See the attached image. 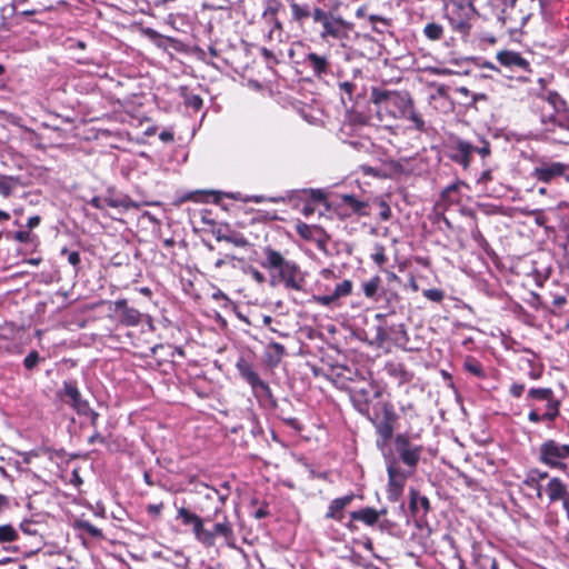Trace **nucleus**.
<instances>
[{"label": "nucleus", "mask_w": 569, "mask_h": 569, "mask_svg": "<svg viewBox=\"0 0 569 569\" xmlns=\"http://www.w3.org/2000/svg\"><path fill=\"white\" fill-rule=\"evenodd\" d=\"M370 101L376 106L380 120H383L385 117L395 120L406 119L411 121L417 130L425 131V121L415 110L413 100L408 91L373 87L370 92Z\"/></svg>", "instance_id": "nucleus-1"}, {"label": "nucleus", "mask_w": 569, "mask_h": 569, "mask_svg": "<svg viewBox=\"0 0 569 569\" xmlns=\"http://www.w3.org/2000/svg\"><path fill=\"white\" fill-rule=\"evenodd\" d=\"M377 446L387 461L397 459L411 471H416L423 450L418 435H395L393 429H378Z\"/></svg>", "instance_id": "nucleus-2"}, {"label": "nucleus", "mask_w": 569, "mask_h": 569, "mask_svg": "<svg viewBox=\"0 0 569 569\" xmlns=\"http://www.w3.org/2000/svg\"><path fill=\"white\" fill-rule=\"evenodd\" d=\"M535 0H487L485 17L495 20L509 33L521 31L532 16Z\"/></svg>", "instance_id": "nucleus-3"}, {"label": "nucleus", "mask_w": 569, "mask_h": 569, "mask_svg": "<svg viewBox=\"0 0 569 569\" xmlns=\"http://www.w3.org/2000/svg\"><path fill=\"white\" fill-rule=\"evenodd\" d=\"M264 260L261 267L267 270L278 272V281L283 283L286 289L303 291L306 286V274L300 267L292 260H287L279 251L271 247L263 249Z\"/></svg>", "instance_id": "nucleus-4"}, {"label": "nucleus", "mask_w": 569, "mask_h": 569, "mask_svg": "<svg viewBox=\"0 0 569 569\" xmlns=\"http://www.w3.org/2000/svg\"><path fill=\"white\" fill-rule=\"evenodd\" d=\"M355 377H358V373L346 367L337 372L339 387L348 390L353 407L360 413L368 415L370 401L379 396V391L370 380L363 377L356 380Z\"/></svg>", "instance_id": "nucleus-5"}, {"label": "nucleus", "mask_w": 569, "mask_h": 569, "mask_svg": "<svg viewBox=\"0 0 569 569\" xmlns=\"http://www.w3.org/2000/svg\"><path fill=\"white\" fill-rule=\"evenodd\" d=\"M527 405L530 408L528 419L532 423H548L559 415L560 401L550 388H531Z\"/></svg>", "instance_id": "nucleus-6"}, {"label": "nucleus", "mask_w": 569, "mask_h": 569, "mask_svg": "<svg viewBox=\"0 0 569 569\" xmlns=\"http://www.w3.org/2000/svg\"><path fill=\"white\" fill-rule=\"evenodd\" d=\"M540 122L543 132L549 139L559 143H569V112H560L549 116L541 114Z\"/></svg>", "instance_id": "nucleus-7"}, {"label": "nucleus", "mask_w": 569, "mask_h": 569, "mask_svg": "<svg viewBox=\"0 0 569 569\" xmlns=\"http://www.w3.org/2000/svg\"><path fill=\"white\" fill-rule=\"evenodd\" d=\"M446 156L455 163L461 166L467 170L472 160V153L475 152V146L461 139L458 136H451L445 144Z\"/></svg>", "instance_id": "nucleus-8"}, {"label": "nucleus", "mask_w": 569, "mask_h": 569, "mask_svg": "<svg viewBox=\"0 0 569 569\" xmlns=\"http://www.w3.org/2000/svg\"><path fill=\"white\" fill-rule=\"evenodd\" d=\"M60 396L67 403L71 405L79 415L90 418L92 425L96 423L98 415L90 408L89 402L82 399L76 381H64L60 390Z\"/></svg>", "instance_id": "nucleus-9"}, {"label": "nucleus", "mask_w": 569, "mask_h": 569, "mask_svg": "<svg viewBox=\"0 0 569 569\" xmlns=\"http://www.w3.org/2000/svg\"><path fill=\"white\" fill-rule=\"evenodd\" d=\"M499 551L489 541H479L472 545V563L477 569H498Z\"/></svg>", "instance_id": "nucleus-10"}, {"label": "nucleus", "mask_w": 569, "mask_h": 569, "mask_svg": "<svg viewBox=\"0 0 569 569\" xmlns=\"http://www.w3.org/2000/svg\"><path fill=\"white\" fill-rule=\"evenodd\" d=\"M377 325L375 326L373 342L377 346H382L388 340L398 339V336H406V330L402 323L389 322L387 315L377 313L375 316Z\"/></svg>", "instance_id": "nucleus-11"}, {"label": "nucleus", "mask_w": 569, "mask_h": 569, "mask_svg": "<svg viewBox=\"0 0 569 569\" xmlns=\"http://www.w3.org/2000/svg\"><path fill=\"white\" fill-rule=\"evenodd\" d=\"M387 472L389 496L393 499H398L403 491L407 479L412 476L415 471L400 468L398 460L393 459L388 461Z\"/></svg>", "instance_id": "nucleus-12"}, {"label": "nucleus", "mask_w": 569, "mask_h": 569, "mask_svg": "<svg viewBox=\"0 0 569 569\" xmlns=\"http://www.w3.org/2000/svg\"><path fill=\"white\" fill-rule=\"evenodd\" d=\"M236 368L239 375L250 385L257 397H271V390L268 383L260 379L259 375L253 370L252 366L248 361L240 358L236 363Z\"/></svg>", "instance_id": "nucleus-13"}, {"label": "nucleus", "mask_w": 569, "mask_h": 569, "mask_svg": "<svg viewBox=\"0 0 569 569\" xmlns=\"http://www.w3.org/2000/svg\"><path fill=\"white\" fill-rule=\"evenodd\" d=\"M385 427H391L397 423H412L416 417V410L411 402L401 403L398 409L391 403H383L382 406Z\"/></svg>", "instance_id": "nucleus-14"}, {"label": "nucleus", "mask_w": 569, "mask_h": 569, "mask_svg": "<svg viewBox=\"0 0 569 569\" xmlns=\"http://www.w3.org/2000/svg\"><path fill=\"white\" fill-rule=\"evenodd\" d=\"M177 519H180L184 526H192V532L198 542L209 541L211 536L206 532L204 520L200 516L191 512L184 507H181L178 509Z\"/></svg>", "instance_id": "nucleus-15"}, {"label": "nucleus", "mask_w": 569, "mask_h": 569, "mask_svg": "<svg viewBox=\"0 0 569 569\" xmlns=\"http://www.w3.org/2000/svg\"><path fill=\"white\" fill-rule=\"evenodd\" d=\"M321 27L322 30L320 32V37L323 40L329 38L342 39L347 36V32L350 29V24L341 16H336L331 12L323 21Z\"/></svg>", "instance_id": "nucleus-16"}, {"label": "nucleus", "mask_w": 569, "mask_h": 569, "mask_svg": "<svg viewBox=\"0 0 569 569\" xmlns=\"http://www.w3.org/2000/svg\"><path fill=\"white\" fill-rule=\"evenodd\" d=\"M541 460L551 466H561L560 460L569 458V445H559L553 440H549L541 446Z\"/></svg>", "instance_id": "nucleus-17"}, {"label": "nucleus", "mask_w": 569, "mask_h": 569, "mask_svg": "<svg viewBox=\"0 0 569 569\" xmlns=\"http://www.w3.org/2000/svg\"><path fill=\"white\" fill-rule=\"evenodd\" d=\"M206 532L210 533L208 542H200L206 548H211L216 545V538L222 537L229 547H234L236 537L233 532V526L227 516L223 517L222 521L217 522L212 530L206 528Z\"/></svg>", "instance_id": "nucleus-18"}, {"label": "nucleus", "mask_w": 569, "mask_h": 569, "mask_svg": "<svg viewBox=\"0 0 569 569\" xmlns=\"http://www.w3.org/2000/svg\"><path fill=\"white\" fill-rule=\"evenodd\" d=\"M499 63L506 68H509L513 72L530 73V62L523 58L519 52L516 51H501L497 54Z\"/></svg>", "instance_id": "nucleus-19"}, {"label": "nucleus", "mask_w": 569, "mask_h": 569, "mask_svg": "<svg viewBox=\"0 0 569 569\" xmlns=\"http://www.w3.org/2000/svg\"><path fill=\"white\" fill-rule=\"evenodd\" d=\"M568 166L562 162H545L539 167H536L531 176L537 181L543 183H550L555 179L562 177L566 173Z\"/></svg>", "instance_id": "nucleus-20"}, {"label": "nucleus", "mask_w": 569, "mask_h": 569, "mask_svg": "<svg viewBox=\"0 0 569 569\" xmlns=\"http://www.w3.org/2000/svg\"><path fill=\"white\" fill-rule=\"evenodd\" d=\"M549 503L561 502L566 509H569V490L567 485L559 478H550L543 488Z\"/></svg>", "instance_id": "nucleus-21"}, {"label": "nucleus", "mask_w": 569, "mask_h": 569, "mask_svg": "<svg viewBox=\"0 0 569 569\" xmlns=\"http://www.w3.org/2000/svg\"><path fill=\"white\" fill-rule=\"evenodd\" d=\"M21 531L34 539V548L27 551L28 555L38 552L44 545L43 533L46 531V525L41 521L24 519L20 522Z\"/></svg>", "instance_id": "nucleus-22"}, {"label": "nucleus", "mask_w": 569, "mask_h": 569, "mask_svg": "<svg viewBox=\"0 0 569 569\" xmlns=\"http://www.w3.org/2000/svg\"><path fill=\"white\" fill-rule=\"evenodd\" d=\"M387 510H376L372 507H366L356 511L350 512V521L346 525L350 530H355L353 521L363 522L367 526H375L380 516L386 515Z\"/></svg>", "instance_id": "nucleus-23"}, {"label": "nucleus", "mask_w": 569, "mask_h": 569, "mask_svg": "<svg viewBox=\"0 0 569 569\" xmlns=\"http://www.w3.org/2000/svg\"><path fill=\"white\" fill-rule=\"evenodd\" d=\"M543 102H548L551 106L553 114L567 111V102L557 91L545 90L540 92L533 98L532 106L538 108Z\"/></svg>", "instance_id": "nucleus-24"}, {"label": "nucleus", "mask_w": 569, "mask_h": 569, "mask_svg": "<svg viewBox=\"0 0 569 569\" xmlns=\"http://www.w3.org/2000/svg\"><path fill=\"white\" fill-rule=\"evenodd\" d=\"M114 310L119 315L120 322L124 326L133 327L141 321L140 311L129 307L126 299L117 300L114 302Z\"/></svg>", "instance_id": "nucleus-25"}, {"label": "nucleus", "mask_w": 569, "mask_h": 569, "mask_svg": "<svg viewBox=\"0 0 569 569\" xmlns=\"http://www.w3.org/2000/svg\"><path fill=\"white\" fill-rule=\"evenodd\" d=\"M353 493L333 499L328 507L325 518L328 520L342 522L345 519V510L353 501Z\"/></svg>", "instance_id": "nucleus-26"}, {"label": "nucleus", "mask_w": 569, "mask_h": 569, "mask_svg": "<svg viewBox=\"0 0 569 569\" xmlns=\"http://www.w3.org/2000/svg\"><path fill=\"white\" fill-rule=\"evenodd\" d=\"M281 8L279 0H264L262 9V19L271 27V32L274 30H282V24L278 19V12Z\"/></svg>", "instance_id": "nucleus-27"}, {"label": "nucleus", "mask_w": 569, "mask_h": 569, "mask_svg": "<svg viewBox=\"0 0 569 569\" xmlns=\"http://www.w3.org/2000/svg\"><path fill=\"white\" fill-rule=\"evenodd\" d=\"M305 63L310 68L316 77H322L330 72V66L327 57L310 52L305 58Z\"/></svg>", "instance_id": "nucleus-28"}, {"label": "nucleus", "mask_w": 569, "mask_h": 569, "mask_svg": "<svg viewBox=\"0 0 569 569\" xmlns=\"http://www.w3.org/2000/svg\"><path fill=\"white\" fill-rule=\"evenodd\" d=\"M386 373L393 378L399 386L411 381L412 373L409 372L400 362L390 361L385 366Z\"/></svg>", "instance_id": "nucleus-29"}, {"label": "nucleus", "mask_w": 569, "mask_h": 569, "mask_svg": "<svg viewBox=\"0 0 569 569\" xmlns=\"http://www.w3.org/2000/svg\"><path fill=\"white\" fill-rule=\"evenodd\" d=\"M89 443L96 445L99 443L109 451H118L123 448V443L118 439H112L111 433L108 429H104V433L96 431L92 436L88 438Z\"/></svg>", "instance_id": "nucleus-30"}, {"label": "nucleus", "mask_w": 569, "mask_h": 569, "mask_svg": "<svg viewBox=\"0 0 569 569\" xmlns=\"http://www.w3.org/2000/svg\"><path fill=\"white\" fill-rule=\"evenodd\" d=\"M289 7L291 11L290 21L302 27L305 22L310 18L311 6L308 2L300 3L296 0H289Z\"/></svg>", "instance_id": "nucleus-31"}, {"label": "nucleus", "mask_w": 569, "mask_h": 569, "mask_svg": "<svg viewBox=\"0 0 569 569\" xmlns=\"http://www.w3.org/2000/svg\"><path fill=\"white\" fill-rule=\"evenodd\" d=\"M73 529L86 535L94 540H103L104 535L101 529L93 526L89 520L79 518L73 522Z\"/></svg>", "instance_id": "nucleus-32"}, {"label": "nucleus", "mask_w": 569, "mask_h": 569, "mask_svg": "<svg viewBox=\"0 0 569 569\" xmlns=\"http://www.w3.org/2000/svg\"><path fill=\"white\" fill-rule=\"evenodd\" d=\"M409 507L413 513L422 509L423 515L430 510V501L426 496H421L417 490H410Z\"/></svg>", "instance_id": "nucleus-33"}, {"label": "nucleus", "mask_w": 569, "mask_h": 569, "mask_svg": "<svg viewBox=\"0 0 569 569\" xmlns=\"http://www.w3.org/2000/svg\"><path fill=\"white\" fill-rule=\"evenodd\" d=\"M19 186V178L0 173V196L9 198Z\"/></svg>", "instance_id": "nucleus-34"}, {"label": "nucleus", "mask_w": 569, "mask_h": 569, "mask_svg": "<svg viewBox=\"0 0 569 569\" xmlns=\"http://www.w3.org/2000/svg\"><path fill=\"white\" fill-rule=\"evenodd\" d=\"M422 34L430 41H439L445 36V27L436 21L428 22L422 29Z\"/></svg>", "instance_id": "nucleus-35"}, {"label": "nucleus", "mask_w": 569, "mask_h": 569, "mask_svg": "<svg viewBox=\"0 0 569 569\" xmlns=\"http://www.w3.org/2000/svg\"><path fill=\"white\" fill-rule=\"evenodd\" d=\"M180 94L186 107L191 108L193 111L201 109L203 101L199 94L189 91L186 87L180 88Z\"/></svg>", "instance_id": "nucleus-36"}, {"label": "nucleus", "mask_w": 569, "mask_h": 569, "mask_svg": "<svg viewBox=\"0 0 569 569\" xmlns=\"http://www.w3.org/2000/svg\"><path fill=\"white\" fill-rule=\"evenodd\" d=\"M342 201L347 204L353 213L359 216H368L367 203L358 200L353 194H345Z\"/></svg>", "instance_id": "nucleus-37"}, {"label": "nucleus", "mask_w": 569, "mask_h": 569, "mask_svg": "<svg viewBox=\"0 0 569 569\" xmlns=\"http://www.w3.org/2000/svg\"><path fill=\"white\" fill-rule=\"evenodd\" d=\"M380 287L381 278L379 276H375L362 283L363 295L369 299H376Z\"/></svg>", "instance_id": "nucleus-38"}, {"label": "nucleus", "mask_w": 569, "mask_h": 569, "mask_svg": "<svg viewBox=\"0 0 569 569\" xmlns=\"http://www.w3.org/2000/svg\"><path fill=\"white\" fill-rule=\"evenodd\" d=\"M368 21L372 27L373 31L378 33H385L391 26V20L381 16L370 14Z\"/></svg>", "instance_id": "nucleus-39"}, {"label": "nucleus", "mask_w": 569, "mask_h": 569, "mask_svg": "<svg viewBox=\"0 0 569 569\" xmlns=\"http://www.w3.org/2000/svg\"><path fill=\"white\" fill-rule=\"evenodd\" d=\"M522 487L532 491V493H529L530 497L535 496L539 500L542 499L545 487H542V485L536 480V478L527 473L525 480L522 481Z\"/></svg>", "instance_id": "nucleus-40"}, {"label": "nucleus", "mask_w": 569, "mask_h": 569, "mask_svg": "<svg viewBox=\"0 0 569 569\" xmlns=\"http://www.w3.org/2000/svg\"><path fill=\"white\" fill-rule=\"evenodd\" d=\"M463 368L466 371L476 376L477 378H480V379L486 378V372H485L481 363L473 357H468L465 360Z\"/></svg>", "instance_id": "nucleus-41"}, {"label": "nucleus", "mask_w": 569, "mask_h": 569, "mask_svg": "<svg viewBox=\"0 0 569 569\" xmlns=\"http://www.w3.org/2000/svg\"><path fill=\"white\" fill-rule=\"evenodd\" d=\"M218 241H226L229 243H232L236 247L244 248L248 247L250 243L248 239L242 236L241 233H230V234H218L217 236Z\"/></svg>", "instance_id": "nucleus-42"}, {"label": "nucleus", "mask_w": 569, "mask_h": 569, "mask_svg": "<svg viewBox=\"0 0 569 569\" xmlns=\"http://www.w3.org/2000/svg\"><path fill=\"white\" fill-rule=\"evenodd\" d=\"M18 537V531L12 525L0 526V543L13 542Z\"/></svg>", "instance_id": "nucleus-43"}, {"label": "nucleus", "mask_w": 569, "mask_h": 569, "mask_svg": "<svg viewBox=\"0 0 569 569\" xmlns=\"http://www.w3.org/2000/svg\"><path fill=\"white\" fill-rule=\"evenodd\" d=\"M351 291H352V282H351V280L346 279L336 284L331 295L338 301L340 298L349 296L351 293Z\"/></svg>", "instance_id": "nucleus-44"}, {"label": "nucleus", "mask_w": 569, "mask_h": 569, "mask_svg": "<svg viewBox=\"0 0 569 569\" xmlns=\"http://www.w3.org/2000/svg\"><path fill=\"white\" fill-rule=\"evenodd\" d=\"M104 203L107 207L111 208H123V209H130V208H137L138 204L132 201L131 199L124 198V199H114V198H104Z\"/></svg>", "instance_id": "nucleus-45"}, {"label": "nucleus", "mask_w": 569, "mask_h": 569, "mask_svg": "<svg viewBox=\"0 0 569 569\" xmlns=\"http://www.w3.org/2000/svg\"><path fill=\"white\" fill-rule=\"evenodd\" d=\"M371 259L379 267H382L388 261V258L385 252V247L382 244L377 243L375 246V252L371 253Z\"/></svg>", "instance_id": "nucleus-46"}, {"label": "nucleus", "mask_w": 569, "mask_h": 569, "mask_svg": "<svg viewBox=\"0 0 569 569\" xmlns=\"http://www.w3.org/2000/svg\"><path fill=\"white\" fill-rule=\"evenodd\" d=\"M329 14L330 12L325 11L320 7H310V18H312L316 23L322 24Z\"/></svg>", "instance_id": "nucleus-47"}, {"label": "nucleus", "mask_w": 569, "mask_h": 569, "mask_svg": "<svg viewBox=\"0 0 569 569\" xmlns=\"http://www.w3.org/2000/svg\"><path fill=\"white\" fill-rule=\"evenodd\" d=\"M61 254L67 256L68 262L74 268H77L81 262L80 253L78 251H69L67 248H62Z\"/></svg>", "instance_id": "nucleus-48"}, {"label": "nucleus", "mask_w": 569, "mask_h": 569, "mask_svg": "<svg viewBox=\"0 0 569 569\" xmlns=\"http://www.w3.org/2000/svg\"><path fill=\"white\" fill-rule=\"evenodd\" d=\"M40 360V356L38 353V351H31L27 355V357L24 358L23 360V366L26 367V369L28 370H32L39 362Z\"/></svg>", "instance_id": "nucleus-49"}, {"label": "nucleus", "mask_w": 569, "mask_h": 569, "mask_svg": "<svg viewBox=\"0 0 569 569\" xmlns=\"http://www.w3.org/2000/svg\"><path fill=\"white\" fill-rule=\"evenodd\" d=\"M312 300L323 307H330L332 306L337 300L335 297L330 295H323V296H313Z\"/></svg>", "instance_id": "nucleus-50"}, {"label": "nucleus", "mask_w": 569, "mask_h": 569, "mask_svg": "<svg viewBox=\"0 0 569 569\" xmlns=\"http://www.w3.org/2000/svg\"><path fill=\"white\" fill-rule=\"evenodd\" d=\"M423 296L433 302H440L443 299V292L439 289H427L423 291Z\"/></svg>", "instance_id": "nucleus-51"}, {"label": "nucleus", "mask_w": 569, "mask_h": 569, "mask_svg": "<svg viewBox=\"0 0 569 569\" xmlns=\"http://www.w3.org/2000/svg\"><path fill=\"white\" fill-rule=\"evenodd\" d=\"M378 206H379L378 214H379L380 220L388 221L391 217V209H390L389 204L386 201H380Z\"/></svg>", "instance_id": "nucleus-52"}, {"label": "nucleus", "mask_w": 569, "mask_h": 569, "mask_svg": "<svg viewBox=\"0 0 569 569\" xmlns=\"http://www.w3.org/2000/svg\"><path fill=\"white\" fill-rule=\"evenodd\" d=\"M471 238L478 243L479 247L486 248L488 246L487 240L482 236L481 231L477 226H475L471 230Z\"/></svg>", "instance_id": "nucleus-53"}, {"label": "nucleus", "mask_w": 569, "mask_h": 569, "mask_svg": "<svg viewBox=\"0 0 569 569\" xmlns=\"http://www.w3.org/2000/svg\"><path fill=\"white\" fill-rule=\"evenodd\" d=\"M163 509V502L152 503L147 506V512L153 519H158L161 516Z\"/></svg>", "instance_id": "nucleus-54"}, {"label": "nucleus", "mask_w": 569, "mask_h": 569, "mask_svg": "<svg viewBox=\"0 0 569 569\" xmlns=\"http://www.w3.org/2000/svg\"><path fill=\"white\" fill-rule=\"evenodd\" d=\"M246 273L251 274V277L257 281L258 283H263L266 281V277L262 272H260L254 267L249 266L247 269H244Z\"/></svg>", "instance_id": "nucleus-55"}, {"label": "nucleus", "mask_w": 569, "mask_h": 569, "mask_svg": "<svg viewBox=\"0 0 569 569\" xmlns=\"http://www.w3.org/2000/svg\"><path fill=\"white\" fill-rule=\"evenodd\" d=\"M303 193H307L309 194V197L315 201V202H322L325 200V193L323 191L319 190V189H308V190H303Z\"/></svg>", "instance_id": "nucleus-56"}, {"label": "nucleus", "mask_w": 569, "mask_h": 569, "mask_svg": "<svg viewBox=\"0 0 569 569\" xmlns=\"http://www.w3.org/2000/svg\"><path fill=\"white\" fill-rule=\"evenodd\" d=\"M239 261V262H242L243 259L242 258H237L236 256L233 254H226L223 258L221 259H218L216 262H214V267L217 269H220L222 268L227 262H232V261Z\"/></svg>", "instance_id": "nucleus-57"}, {"label": "nucleus", "mask_w": 569, "mask_h": 569, "mask_svg": "<svg viewBox=\"0 0 569 569\" xmlns=\"http://www.w3.org/2000/svg\"><path fill=\"white\" fill-rule=\"evenodd\" d=\"M523 392H525L523 383L513 382L509 388V393L515 398H520Z\"/></svg>", "instance_id": "nucleus-58"}, {"label": "nucleus", "mask_w": 569, "mask_h": 569, "mask_svg": "<svg viewBox=\"0 0 569 569\" xmlns=\"http://www.w3.org/2000/svg\"><path fill=\"white\" fill-rule=\"evenodd\" d=\"M475 152H477L481 158H487L491 153L490 143L488 141H483L481 147L475 146Z\"/></svg>", "instance_id": "nucleus-59"}, {"label": "nucleus", "mask_w": 569, "mask_h": 569, "mask_svg": "<svg viewBox=\"0 0 569 569\" xmlns=\"http://www.w3.org/2000/svg\"><path fill=\"white\" fill-rule=\"evenodd\" d=\"M340 87V90L343 94H347L349 100H351V97H352V92L355 90V84L352 82H349V81H345V82H341L339 84Z\"/></svg>", "instance_id": "nucleus-60"}, {"label": "nucleus", "mask_w": 569, "mask_h": 569, "mask_svg": "<svg viewBox=\"0 0 569 569\" xmlns=\"http://www.w3.org/2000/svg\"><path fill=\"white\" fill-rule=\"evenodd\" d=\"M528 475L536 478V480H538L539 482H541L542 480H546V479H548V480L550 479L547 472L540 471L538 469H531L528 472Z\"/></svg>", "instance_id": "nucleus-61"}, {"label": "nucleus", "mask_w": 569, "mask_h": 569, "mask_svg": "<svg viewBox=\"0 0 569 569\" xmlns=\"http://www.w3.org/2000/svg\"><path fill=\"white\" fill-rule=\"evenodd\" d=\"M492 180V172L490 169H487L482 171V173L479 176L477 183L479 184H486L487 182Z\"/></svg>", "instance_id": "nucleus-62"}, {"label": "nucleus", "mask_w": 569, "mask_h": 569, "mask_svg": "<svg viewBox=\"0 0 569 569\" xmlns=\"http://www.w3.org/2000/svg\"><path fill=\"white\" fill-rule=\"evenodd\" d=\"M70 482L72 485H74V487H80L82 485V479L79 475V470L78 469H73L72 472H71V478H70Z\"/></svg>", "instance_id": "nucleus-63"}, {"label": "nucleus", "mask_w": 569, "mask_h": 569, "mask_svg": "<svg viewBox=\"0 0 569 569\" xmlns=\"http://www.w3.org/2000/svg\"><path fill=\"white\" fill-rule=\"evenodd\" d=\"M13 238L19 242H28L30 239V234L28 231L20 230L14 233Z\"/></svg>", "instance_id": "nucleus-64"}]
</instances>
